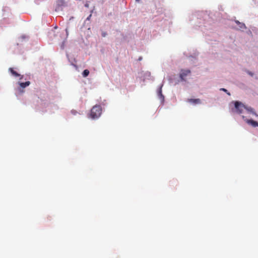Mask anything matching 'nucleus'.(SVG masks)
Listing matches in <instances>:
<instances>
[{
	"mask_svg": "<svg viewBox=\"0 0 258 258\" xmlns=\"http://www.w3.org/2000/svg\"><path fill=\"white\" fill-rule=\"evenodd\" d=\"M44 19H45V21H46V19H47V16H46V15H45V16H44Z\"/></svg>",
	"mask_w": 258,
	"mask_h": 258,
	"instance_id": "15",
	"label": "nucleus"
},
{
	"mask_svg": "<svg viewBox=\"0 0 258 258\" xmlns=\"http://www.w3.org/2000/svg\"><path fill=\"white\" fill-rule=\"evenodd\" d=\"M18 83L22 88H25L30 84V82L29 81H27L25 83L19 82Z\"/></svg>",
	"mask_w": 258,
	"mask_h": 258,
	"instance_id": "6",
	"label": "nucleus"
},
{
	"mask_svg": "<svg viewBox=\"0 0 258 258\" xmlns=\"http://www.w3.org/2000/svg\"><path fill=\"white\" fill-rule=\"evenodd\" d=\"M188 101L195 104L201 103V100L199 99H189Z\"/></svg>",
	"mask_w": 258,
	"mask_h": 258,
	"instance_id": "5",
	"label": "nucleus"
},
{
	"mask_svg": "<svg viewBox=\"0 0 258 258\" xmlns=\"http://www.w3.org/2000/svg\"><path fill=\"white\" fill-rule=\"evenodd\" d=\"M9 71L15 77H18L21 76V75L20 74H19L15 71H14V69L13 68H10L9 69Z\"/></svg>",
	"mask_w": 258,
	"mask_h": 258,
	"instance_id": "7",
	"label": "nucleus"
},
{
	"mask_svg": "<svg viewBox=\"0 0 258 258\" xmlns=\"http://www.w3.org/2000/svg\"><path fill=\"white\" fill-rule=\"evenodd\" d=\"M71 113L72 114H73L74 115H76L78 113V111H76V110H71Z\"/></svg>",
	"mask_w": 258,
	"mask_h": 258,
	"instance_id": "11",
	"label": "nucleus"
},
{
	"mask_svg": "<svg viewBox=\"0 0 258 258\" xmlns=\"http://www.w3.org/2000/svg\"><path fill=\"white\" fill-rule=\"evenodd\" d=\"M107 35V33L105 32H102V36L105 37Z\"/></svg>",
	"mask_w": 258,
	"mask_h": 258,
	"instance_id": "12",
	"label": "nucleus"
},
{
	"mask_svg": "<svg viewBox=\"0 0 258 258\" xmlns=\"http://www.w3.org/2000/svg\"><path fill=\"white\" fill-rule=\"evenodd\" d=\"M220 90L225 92L228 95H230V93L225 88H221Z\"/></svg>",
	"mask_w": 258,
	"mask_h": 258,
	"instance_id": "10",
	"label": "nucleus"
},
{
	"mask_svg": "<svg viewBox=\"0 0 258 258\" xmlns=\"http://www.w3.org/2000/svg\"><path fill=\"white\" fill-rule=\"evenodd\" d=\"M246 109L248 110V111H252V109L251 108H249H249H246Z\"/></svg>",
	"mask_w": 258,
	"mask_h": 258,
	"instance_id": "14",
	"label": "nucleus"
},
{
	"mask_svg": "<svg viewBox=\"0 0 258 258\" xmlns=\"http://www.w3.org/2000/svg\"><path fill=\"white\" fill-rule=\"evenodd\" d=\"M190 74V71L189 70H181L180 73V77L182 80H185V78Z\"/></svg>",
	"mask_w": 258,
	"mask_h": 258,
	"instance_id": "3",
	"label": "nucleus"
},
{
	"mask_svg": "<svg viewBox=\"0 0 258 258\" xmlns=\"http://www.w3.org/2000/svg\"><path fill=\"white\" fill-rule=\"evenodd\" d=\"M102 112V108L100 105H95L91 110L90 116L92 119L98 118Z\"/></svg>",
	"mask_w": 258,
	"mask_h": 258,
	"instance_id": "1",
	"label": "nucleus"
},
{
	"mask_svg": "<svg viewBox=\"0 0 258 258\" xmlns=\"http://www.w3.org/2000/svg\"><path fill=\"white\" fill-rule=\"evenodd\" d=\"M235 23L238 25H241V26H240V29H243L245 27L244 24L241 23L239 22L238 21H235Z\"/></svg>",
	"mask_w": 258,
	"mask_h": 258,
	"instance_id": "9",
	"label": "nucleus"
},
{
	"mask_svg": "<svg viewBox=\"0 0 258 258\" xmlns=\"http://www.w3.org/2000/svg\"><path fill=\"white\" fill-rule=\"evenodd\" d=\"M89 74V71L88 70H85L83 72V76L84 77H87Z\"/></svg>",
	"mask_w": 258,
	"mask_h": 258,
	"instance_id": "8",
	"label": "nucleus"
},
{
	"mask_svg": "<svg viewBox=\"0 0 258 258\" xmlns=\"http://www.w3.org/2000/svg\"><path fill=\"white\" fill-rule=\"evenodd\" d=\"M139 60H141V59H142V58H141V57H140V58H139Z\"/></svg>",
	"mask_w": 258,
	"mask_h": 258,
	"instance_id": "19",
	"label": "nucleus"
},
{
	"mask_svg": "<svg viewBox=\"0 0 258 258\" xmlns=\"http://www.w3.org/2000/svg\"><path fill=\"white\" fill-rule=\"evenodd\" d=\"M85 6H86V7H88V5H85Z\"/></svg>",
	"mask_w": 258,
	"mask_h": 258,
	"instance_id": "20",
	"label": "nucleus"
},
{
	"mask_svg": "<svg viewBox=\"0 0 258 258\" xmlns=\"http://www.w3.org/2000/svg\"><path fill=\"white\" fill-rule=\"evenodd\" d=\"M92 16V15L90 14L87 18V20H89Z\"/></svg>",
	"mask_w": 258,
	"mask_h": 258,
	"instance_id": "13",
	"label": "nucleus"
},
{
	"mask_svg": "<svg viewBox=\"0 0 258 258\" xmlns=\"http://www.w3.org/2000/svg\"><path fill=\"white\" fill-rule=\"evenodd\" d=\"M22 78H23V76H22L21 77V78H20V80H21V79H22Z\"/></svg>",
	"mask_w": 258,
	"mask_h": 258,
	"instance_id": "17",
	"label": "nucleus"
},
{
	"mask_svg": "<svg viewBox=\"0 0 258 258\" xmlns=\"http://www.w3.org/2000/svg\"><path fill=\"white\" fill-rule=\"evenodd\" d=\"M249 74L250 75H251V76H252V75H253V74H252L251 73H249Z\"/></svg>",
	"mask_w": 258,
	"mask_h": 258,
	"instance_id": "16",
	"label": "nucleus"
},
{
	"mask_svg": "<svg viewBox=\"0 0 258 258\" xmlns=\"http://www.w3.org/2000/svg\"><path fill=\"white\" fill-rule=\"evenodd\" d=\"M137 2H139L140 0H136Z\"/></svg>",
	"mask_w": 258,
	"mask_h": 258,
	"instance_id": "18",
	"label": "nucleus"
},
{
	"mask_svg": "<svg viewBox=\"0 0 258 258\" xmlns=\"http://www.w3.org/2000/svg\"><path fill=\"white\" fill-rule=\"evenodd\" d=\"M235 108L236 110V112L238 114L241 113L243 111V108H245L244 105L238 101H236L235 102Z\"/></svg>",
	"mask_w": 258,
	"mask_h": 258,
	"instance_id": "2",
	"label": "nucleus"
},
{
	"mask_svg": "<svg viewBox=\"0 0 258 258\" xmlns=\"http://www.w3.org/2000/svg\"><path fill=\"white\" fill-rule=\"evenodd\" d=\"M245 121L247 123L251 125L253 127L258 126V122L252 119H246Z\"/></svg>",
	"mask_w": 258,
	"mask_h": 258,
	"instance_id": "4",
	"label": "nucleus"
}]
</instances>
